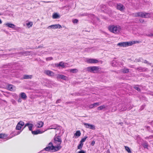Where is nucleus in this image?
Returning <instances> with one entry per match:
<instances>
[{"label":"nucleus","mask_w":153,"mask_h":153,"mask_svg":"<svg viewBox=\"0 0 153 153\" xmlns=\"http://www.w3.org/2000/svg\"><path fill=\"white\" fill-rule=\"evenodd\" d=\"M54 142L55 143L58 144L59 145L57 146H54L53 145L52 143L50 142L48 144L47 146L40 151L41 153H42L41 152L44 150L53 152L57 151L60 149L61 148V146L60 145L62 143V140L60 136H55L54 138Z\"/></svg>","instance_id":"nucleus-1"},{"label":"nucleus","mask_w":153,"mask_h":153,"mask_svg":"<svg viewBox=\"0 0 153 153\" xmlns=\"http://www.w3.org/2000/svg\"><path fill=\"white\" fill-rule=\"evenodd\" d=\"M108 29L110 32L114 33H117L120 32L121 27L119 25H112L109 26Z\"/></svg>","instance_id":"nucleus-2"},{"label":"nucleus","mask_w":153,"mask_h":153,"mask_svg":"<svg viewBox=\"0 0 153 153\" xmlns=\"http://www.w3.org/2000/svg\"><path fill=\"white\" fill-rule=\"evenodd\" d=\"M134 16L135 17L149 18L150 17L151 13L146 12H139L135 13Z\"/></svg>","instance_id":"nucleus-3"},{"label":"nucleus","mask_w":153,"mask_h":153,"mask_svg":"<svg viewBox=\"0 0 153 153\" xmlns=\"http://www.w3.org/2000/svg\"><path fill=\"white\" fill-rule=\"evenodd\" d=\"M100 69V68L99 66H90L86 68L87 71L93 73H98Z\"/></svg>","instance_id":"nucleus-4"},{"label":"nucleus","mask_w":153,"mask_h":153,"mask_svg":"<svg viewBox=\"0 0 153 153\" xmlns=\"http://www.w3.org/2000/svg\"><path fill=\"white\" fill-rule=\"evenodd\" d=\"M137 42H138L137 41L130 42H124L119 43L117 45L120 47H124L131 45H132Z\"/></svg>","instance_id":"nucleus-5"},{"label":"nucleus","mask_w":153,"mask_h":153,"mask_svg":"<svg viewBox=\"0 0 153 153\" xmlns=\"http://www.w3.org/2000/svg\"><path fill=\"white\" fill-rule=\"evenodd\" d=\"M116 7L117 9L121 11H124L125 9L123 5L120 3H117Z\"/></svg>","instance_id":"nucleus-6"},{"label":"nucleus","mask_w":153,"mask_h":153,"mask_svg":"<svg viewBox=\"0 0 153 153\" xmlns=\"http://www.w3.org/2000/svg\"><path fill=\"white\" fill-rule=\"evenodd\" d=\"M24 123L23 121H20L17 125L16 129V130H20L22 127L24 126Z\"/></svg>","instance_id":"nucleus-7"},{"label":"nucleus","mask_w":153,"mask_h":153,"mask_svg":"<svg viewBox=\"0 0 153 153\" xmlns=\"http://www.w3.org/2000/svg\"><path fill=\"white\" fill-rule=\"evenodd\" d=\"M67 63L60 62L59 63L56 64L55 65L56 67H61L62 68H64L67 67Z\"/></svg>","instance_id":"nucleus-8"},{"label":"nucleus","mask_w":153,"mask_h":153,"mask_svg":"<svg viewBox=\"0 0 153 153\" xmlns=\"http://www.w3.org/2000/svg\"><path fill=\"white\" fill-rule=\"evenodd\" d=\"M61 26L59 24H55L49 26L48 27V29H56L57 28L60 29L62 28Z\"/></svg>","instance_id":"nucleus-9"},{"label":"nucleus","mask_w":153,"mask_h":153,"mask_svg":"<svg viewBox=\"0 0 153 153\" xmlns=\"http://www.w3.org/2000/svg\"><path fill=\"white\" fill-rule=\"evenodd\" d=\"M98 61L95 59H90L86 60V62L89 63H97L98 62Z\"/></svg>","instance_id":"nucleus-10"},{"label":"nucleus","mask_w":153,"mask_h":153,"mask_svg":"<svg viewBox=\"0 0 153 153\" xmlns=\"http://www.w3.org/2000/svg\"><path fill=\"white\" fill-rule=\"evenodd\" d=\"M84 125L86 128H89L93 130L95 129V126L94 125L87 123H84Z\"/></svg>","instance_id":"nucleus-11"},{"label":"nucleus","mask_w":153,"mask_h":153,"mask_svg":"<svg viewBox=\"0 0 153 153\" xmlns=\"http://www.w3.org/2000/svg\"><path fill=\"white\" fill-rule=\"evenodd\" d=\"M5 25L7 27L11 28L12 29H14L15 30H17V28H19V27H17L16 28H15V25L13 24L8 23H6Z\"/></svg>","instance_id":"nucleus-12"},{"label":"nucleus","mask_w":153,"mask_h":153,"mask_svg":"<svg viewBox=\"0 0 153 153\" xmlns=\"http://www.w3.org/2000/svg\"><path fill=\"white\" fill-rule=\"evenodd\" d=\"M19 97L21 98L22 100H25L27 98V96L25 93L22 92L20 94Z\"/></svg>","instance_id":"nucleus-13"},{"label":"nucleus","mask_w":153,"mask_h":153,"mask_svg":"<svg viewBox=\"0 0 153 153\" xmlns=\"http://www.w3.org/2000/svg\"><path fill=\"white\" fill-rule=\"evenodd\" d=\"M8 90L11 91H14L16 90V87L12 85H9L7 87Z\"/></svg>","instance_id":"nucleus-14"},{"label":"nucleus","mask_w":153,"mask_h":153,"mask_svg":"<svg viewBox=\"0 0 153 153\" xmlns=\"http://www.w3.org/2000/svg\"><path fill=\"white\" fill-rule=\"evenodd\" d=\"M44 73L48 76H52L54 75L53 73L50 70H45L44 71Z\"/></svg>","instance_id":"nucleus-15"},{"label":"nucleus","mask_w":153,"mask_h":153,"mask_svg":"<svg viewBox=\"0 0 153 153\" xmlns=\"http://www.w3.org/2000/svg\"><path fill=\"white\" fill-rule=\"evenodd\" d=\"M44 123L41 121H39L37 122L36 126L37 128H41L43 126Z\"/></svg>","instance_id":"nucleus-16"},{"label":"nucleus","mask_w":153,"mask_h":153,"mask_svg":"<svg viewBox=\"0 0 153 153\" xmlns=\"http://www.w3.org/2000/svg\"><path fill=\"white\" fill-rule=\"evenodd\" d=\"M57 78H60L64 80H66L67 78V76L62 74H58L57 75Z\"/></svg>","instance_id":"nucleus-17"},{"label":"nucleus","mask_w":153,"mask_h":153,"mask_svg":"<svg viewBox=\"0 0 153 153\" xmlns=\"http://www.w3.org/2000/svg\"><path fill=\"white\" fill-rule=\"evenodd\" d=\"M31 132L33 134L36 135L38 134H42L44 131H41L39 130H37L36 131H32Z\"/></svg>","instance_id":"nucleus-18"},{"label":"nucleus","mask_w":153,"mask_h":153,"mask_svg":"<svg viewBox=\"0 0 153 153\" xmlns=\"http://www.w3.org/2000/svg\"><path fill=\"white\" fill-rule=\"evenodd\" d=\"M100 7L102 11L104 12H106L107 8L105 5L103 4L101 5H100Z\"/></svg>","instance_id":"nucleus-19"},{"label":"nucleus","mask_w":153,"mask_h":153,"mask_svg":"<svg viewBox=\"0 0 153 153\" xmlns=\"http://www.w3.org/2000/svg\"><path fill=\"white\" fill-rule=\"evenodd\" d=\"M59 127V126H58L57 125H53L52 126H51L50 127H49L48 128V129H57L58 128V127Z\"/></svg>","instance_id":"nucleus-20"},{"label":"nucleus","mask_w":153,"mask_h":153,"mask_svg":"<svg viewBox=\"0 0 153 153\" xmlns=\"http://www.w3.org/2000/svg\"><path fill=\"white\" fill-rule=\"evenodd\" d=\"M32 76L31 75H25L23 76V79H30L32 78Z\"/></svg>","instance_id":"nucleus-21"},{"label":"nucleus","mask_w":153,"mask_h":153,"mask_svg":"<svg viewBox=\"0 0 153 153\" xmlns=\"http://www.w3.org/2000/svg\"><path fill=\"white\" fill-rule=\"evenodd\" d=\"M136 69L140 72H143L146 71V69L145 68L139 67L136 68Z\"/></svg>","instance_id":"nucleus-22"},{"label":"nucleus","mask_w":153,"mask_h":153,"mask_svg":"<svg viewBox=\"0 0 153 153\" xmlns=\"http://www.w3.org/2000/svg\"><path fill=\"white\" fill-rule=\"evenodd\" d=\"M126 109L127 108L125 105L121 106L119 109V110L120 111H125Z\"/></svg>","instance_id":"nucleus-23"},{"label":"nucleus","mask_w":153,"mask_h":153,"mask_svg":"<svg viewBox=\"0 0 153 153\" xmlns=\"http://www.w3.org/2000/svg\"><path fill=\"white\" fill-rule=\"evenodd\" d=\"M22 130H21L19 131H15L13 132L12 133V134H13V135H12L13 136V137L19 134L20 133L22 132Z\"/></svg>","instance_id":"nucleus-24"},{"label":"nucleus","mask_w":153,"mask_h":153,"mask_svg":"<svg viewBox=\"0 0 153 153\" xmlns=\"http://www.w3.org/2000/svg\"><path fill=\"white\" fill-rule=\"evenodd\" d=\"M60 17L59 15L56 13H54L52 15V18L53 19H57Z\"/></svg>","instance_id":"nucleus-25"},{"label":"nucleus","mask_w":153,"mask_h":153,"mask_svg":"<svg viewBox=\"0 0 153 153\" xmlns=\"http://www.w3.org/2000/svg\"><path fill=\"white\" fill-rule=\"evenodd\" d=\"M7 137V135L5 134H0V138L1 139H5Z\"/></svg>","instance_id":"nucleus-26"},{"label":"nucleus","mask_w":153,"mask_h":153,"mask_svg":"<svg viewBox=\"0 0 153 153\" xmlns=\"http://www.w3.org/2000/svg\"><path fill=\"white\" fill-rule=\"evenodd\" d=\"M106 107V106L104 105H101L97 108V110H100Z\"/></svg>","instance_id":"nucleus-27"},{"label":"nucleus","mask_w":153,"mask_h":153,"mask_svg":"<svg viewBox=\"0 0 153 153\" xmlns=\"http://www.w3.org/2000/svg\"><path fill=\"white\" fill-rule=\"evenodd\" d=\"M21 53L24 55H25V56H26V55H29L30 54V52H29V51H22V52Z\"/></svg>","instance_id":"nucleus-28"},{"label":"nucleus","mask_w":153,"mask_h":153,"mask_svg":"<svg viewBox=\"0 0 153 153\" xmlns=\"http://www.w3.org/2000/svg\"><path fill=\"white\" fill-rule=\"evenodd\" d=\"M81 134V132L79 131H77L76 133L74 134V135L77 136V137H79L80 136Z\"/></svg>","instance_id":"nucleus-29"},{"label":"nucleus","mask_w":153,"mask_h":153,"mask_svg":"<svg viewBox=\"0 0 153 153\" xmlns=\"http://www.w3.org/2000/svg\"><path fill=\"white\" fill-rule=\"evenodd\" d=\"M111 64L113 66H116L118 65L116 60H113Z\"/></svg>","instance_id":"nucleus-30"},{"label":"nucleus","mask_w":153,"mask_h":153,"mask_svg":"<svg viewBox=\"0 0 153 153\" xmlns=\"http://www.w3.org/2000/svg\"><path fill=\"white\" fill-rule=\"evenodd\" d=\"M143 146L144 148H147L148 147V144L147 142L145 141L143 143Z\"/></svg>","instance_id":"nucleus-31"},{"label":"nucleus","mask_w":153,"mask_h":153,"mask_svg":"<svg viewBox=\"0 0 153 153\" xmlns=\"http://www.w3.org/2000/svg\"><path fill=\"white\" fill-rule=\"evenodd\" d=\"M26 25L28 27H31L33 25V22H29L26 24Z\"/></svg>","instance_id":"nucleus-32"},{"label":"nucleus","mask_w":153,"mask_h":153,"mask_svg":"<svg viewBox=\"0 0 153 153\" xmlns=\"http://www.w3.org/2000/svg\"><path fill=\"white\" fill-rule=\"evenodd\" d=\"M124 147H125V149L126 150L128 153H131V150L130 149V148L129 147H128L127 146H125Z\"/></svg>","instance_id":"nucleus-33"},{"label":"nucleus","mask_w":153,"mask_h":153,"mask_svg":"<svg viewBox=\"0 0 153 153\" xmlns=\"http://www.w3.org/2000/svg\"><path fill=\"white\" fill-rule=\"evenodd\" d=\"M87 137L85 136L84 138H82L80 141V143H83L85 141V140L87 138Z\"/></svg>","instance_id":"nucleus-34"},{"label":"nucleus","mask_w":153,"mask_h":153,"mask_svg":"<svg viewBox=\"0 0 153 153\" xmlns=\"http://www.w3.org/2000/svg\"><path fill=\"white\" fill-rule=\"evenodd\" d=\"M123 72L124 73H128L129 72V70L127 68H124L123 69Z\"/></svg>","instance_id":"nucleus-35"},{"label":"nucleus","mask_w":153,"mask_h":153,"mask_svg":"<svg viewBox=\"0 0 153 153\" xmlns=\"http://www.w3.org/2000/svg\"><path fill=\"white\" fill-rule=\"evenodd\" d=\"M83 145V143H80V144L78 146V148L79 149H81Z\"/></svg>","instance_id":"nucleus-36"},{"label":"nucleus","mask_w":153,"mask_h":153,"mask_svg":"<svg viewBox=\"0 0 153 153\" xmlns=\"http://www.w3.org/2000/svg\"><path fill=\"white\" fill-rule=\"evenodd\" d=\"M77 71L76 69H72L70 70V72L73 73H76Z\"/></svg>","instance_id":"nucleus-37"},{"label":"nucleus","mask_w":153,"mask_h":153,"mask_svg":"<svg viewBox=\"0 0 153 153\" xmlns=\"http://www.w3.org/2000/svg\"><path fill=\"white\" fill-rule=\"evenodd\" d=\"M134 88L138 91H140V88L138 86H135L134 87Z\"/></svg>","instance_id":"nucleus-38"},{"label":"nucleus","mask_w":153,"mask_h":153,"mask_svg":"<svg viewBox=\"0 0 153 153\" xmlns=\"http://www.w3.org/2000/svg\"><path fill=\"white\" fill-rule=\"evenodd\" d=\"M100 104V102H97L93 104L94 107L98 106Z\"/></svg>","instance_id":"nucleus-39"},{"label":"nucleus","mask_w":153,"mask_h":153,"mask_svg":"<svg viewBox=\"0 0 153 153\" xmlns=\"http://www.w3.org/2000/svg\"><path fill=\"white\" fill-rule=\"evenodd\" d=\"M33 126V125L31 124L28 127L29 129V130L30 131H32V128Z\"/></svg>","instance_id":"nucleus-40"},{"label":"nucleus","mask_w":153,"mask_h":153,"mask_svg":"<svg viewBox=\"0 0 153 153\" xmlns=\"http://www.w3.org/2000/svg\"><path fill=\"white\" fill-rule=\"evenodd\" d=\"M53 59V58L51 57H48L46 58V60L47 61H50Z\"/></svg>","instance_id":"nucleus-41"},{"label":"nucleus","mask_w":153,"mask_h":153,"mask_svg":"<svg viewBox=\"0 0 153 153\" xmlns=\"http://www.w3.org/2000/svg\"><path fill=\"white\" fill-rule=\"evenodd\" d=\"M146 36H149V37H153V33H148L147 34H146Z\"/></svg>","instance_id":"nucleus-42"},{"label":"nucleus","mask_w":153,"mask_h":153,"mask_svg":"<svg viewBox=\"0 0 153 153\" xmlns=\"http://www.w3.org/2000/svg\"><path fill=\"white\" fill-rule=\"evenodd\" d=\"M141 60H143V59L141 58H140L138 59H135V61L137 62H139L141 61Z\"/></svg>","instance_id":"nucleus-43"},{"label":"nucleus","mask_w":153,"mask_h":153,"mask_svg":"<svg viewBox=\"0 0 153 153\" xmlns=\"http://www.w3.org/2000/svg\"><path fill=\"white\" fill-rule=\"evenodd\" d=\"M11 102H12V103L14 105L16 104V101L13 99H12L11 100Z\"/></svg>","instance_id":"nucleus-44"},{"label":"nucleus","mask_w":153,"mask_h":153,"mask_svg":"<svg viewBox=\"0 0 153 153\" xmlns=\"http://www.w3.org/2000/svg\"><path fill=\"white\" fill-rule=\"evenodd\" d=\"M78 22V20L77 19H74L73 20V22L74 23H77Z\"/></svg>","instance_id":"nucleus-45"},{"label":"nucleus","mask_w":153,"mask_h":153,"mask_svg":"<svg viewBox=\"0 0 153 153\" xmlns=\"http://www.w3.org/2000/svg\"><path fill=\"white\" fill-rule=\"evenodd\" d=\"M143 62L145 63H146V64H150V65L151 64V63H149L146 60H145L144 61V62Z\"/></svg>","instance_id":"nucleus-46"},{"label":"nucleus","mask_w":153,"mask_h":153,"mask_svg":"<svg viewBox=\"0 0 153 153\" xmlns=\"http://www.w3.org/2000/svg\"><path fill=\"white\" fill-rule=\"evenodd\" d=\"M31 124H30L29 123H26L25 125V127H24V128H25V127L26 126H28V127Z\"/></svg>","instance_id":"nucleus-47"},{"label":"nucleus","mask_w":153,"mask_h":153,"mask_svg":"<svg viewBox=\"0 0 153 153\" xmlns=\"http://www.w3.org/2000/svg\"><path fill=\"white\" fill-rule=\"evenodd\" d=\"M139 21L141 23H143L144 22L143 19H139Z\"/></svg>","instance_id":"nucleus-48"},{"label":"nucleus","mask_w":153,"mask_h":153,"mask_svg":"<svg viewBox=\"0 0 153 153\" xmlns=\"http://www.w3.org/2000/svg\"><path fill=\"white\" fill-rule=\"evenodd\" d=\"M22 99L21 98L19 97L18 100V101L19 102H21L22 101Z\"/></svg>","instance_id":"nucleus-49"},{"label":"nucleus","mask_w":153,"mask_h":153,"mask_svg":"<svg viewBox=\"0 0 153 153\" xmlns=\"http://www.w3.org/2000/svg\"><path fill=\"white\" fill-rule=\"evenodd\" d=\"M89 108H93L94 107V105H93V104H91L90 105H89Z\"/></svg>","instance_id":"nucleus-50"},{"label":"nucleus","mask_w":153,"mask_h":153,"mask_svg":"<svg viewBox=\"0 0 153 153\" xmlns=\"http://www.w3.org/2000/svg\"><path fill=\"white\" fill-rule=\"evenodd\" d=\"M95 142L94 141H93L91 143V145L92 146H94V145Z\"/></svg>","instance_id":"nucleus-51"},{"label":"nucleus","mask_w":153,"mask_h":153,"mask_svg":"<svg viewBox=\"0 0 153 153\" xmlns=\"http://www.w3.org/2000/svg\"><path fill=\"white\" fill-rule=\"evenodd\" d=\"M78 153H85V152L83 150H81L78 152Z\"/></svg>","instance_id":"nucleus-52"},{"label":"nucleus","mask_w":153,"mask_h":153,"mask_svg":"<svg viewBox=\"0 0 153 153\" xmlns=\"http://www.w3.org/2000/svg\"><path fill=\"white\" fill-rule=\"evenodd\" d=\"M61 100L60 99H58L56 101V103H59L60 102H61Z\"/></svg>","instance_id":"nucleus-53"},{"label":"nucleus","mask_w":153,"mask_h":153,"mask_svg":"<svg viewBox=\"0 0 153 153\" xmlns=\"http://www.w3.org/2000/svg\"><path fill=\"white\" fill-rule=\"evenodd\" d=\"M41 2L47 3H50L51 2V1H41Z\"/></svg>","instance_id":"nucleus-54"},{"label":"nucleus","mask_w":153,"mask_h":153,"mask_svg":"<svg viewBox=\"0 0 153 153\" xmlns=\"http://www.w3.org/2000/svg\"><path fill=\"white\" fill-rule=\"evenodd\" d=\"M113 108H114V111H115L116 110V107H113ZM114 110V108H113V109H112V110Z\"/></svg>","instance_id":"nucleus-55"},{"label":"nucleus","mask_w":153,"mask_h":153,"mask_svg":"<svg viewBox=\"0 0 153 153\" xmlns=\"http://www.w3.org/2000/svg\"><path fill=\"white\" fill-rule=\"evenodd\" d=\"M2 23V22L1 21V19H0V24Z\"/></svg>","instance_id":"nucleus-56"},{"label":"nucleus","mask_w":153,"mask_h":153,"mask_svg":"<svg viewBox=\"0 0 153 153\" xmlns=\"http://www.w3.org/2000/svg\"><path fill=\"white\" fill-rule=\"evenodd\" d=\"M151 95L152 96H153V92L151 93Z\"/></svg>","instance_id":"nucleus-57"},{"label":"nucleus","mask_w":153,"mask_h":153,"mask_svg":"<svg viewBox=\"0 0 153 153\" xmlns=\"http://www.w3.org/2000/svg\"><path fill=\"white\" fill-rule=\"evenodd\" d=\"M151 125L153 126V121H152L151 122Z\"/></svg>","instance_id":"nucleus-58"},{"label":"nucleus","mask_w":153,"mask_h":153,"mask_svg":"<svg viewBox=\"0 0 153 153\" xmlns=\"http://www.w3.org/2000/svg\"><path fill=\"white\" fill-rule=\"evenodd\" d=\"M2 15V14L1 13H0V15Z\"/></svg>","instance_id":"nucleus-59"},{"label":"nucleus","mask_w":153,"mask_h":153,"mask_svg":"<svg viewBox=\"0 0 153 153\" xmlns=\"http://www.w3.org/2000/svg\"><path fill=\"white\" fill-rule=\"evenodd\" d=\"M3 101H4V102H6V101L5 100H3Z\"/></svg>","instance_id":"nucleus-60"},{"label":"nucleus","mask_w":153,"mask_h":153,"mask_svg":"<svg viewBox=\"0 0 153 153\" xmlns=\"http://www.w3.org/2000/svg\"><path fill=\"white\" fill-rule=\"evenodd\" d=\"M120 104L119 105V106H120Z\"/></svg>","instance_id":"nucleus-61"},{"label":"nucleus","mask_w":153,"mask_h":153,"mask_svg":"<svg viewBox=\"0 0 153 153\" xmlns=\"http://www.w3.org/2000/svg\"><path fill=\"white\" fill-rule=\"evenodd\" d=\"M66 103H67V104H68V103H69V102L68 103V102H66Z\"/></svg>","instance_id":"nucleus-62"},{"label":"nucleus","mask_w":153,"mask_h":153,"mask_svg":"<svg viewBox=\"0 0 153 153\" xmlns=\"http://www.w3.org/2000/svg\"><path fill=\"white\" fill-rule=\"evenodd\" d=\"M150 137H153V136H150Z\"/></svg>","instance_id":"nucleus-63"}]
</instances>
